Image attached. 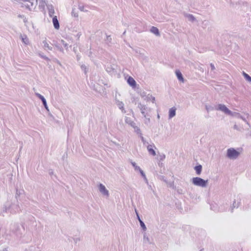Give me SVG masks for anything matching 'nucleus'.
Wrapping results in <instances>:
<instances>
[{
    "label": "nucleus",
    "mask_w": 251,
    "mask_h": 251,
    "mask_svg": "<svg viewBox=\"0 0 251 251\" xmlns=\"http://www.w3.org/2000/svg\"><path fill=\"white\" fill-rule=\"evenodd\" d=\"M39 55L41 56V57H42V58L44 59L45 60H47V61H50V59L47 57L46 56V55H44L41 53H39Z\"/></svg>",
    "instance_id": "4c0bfd02"
},
{
    "label": "nucleus",
    "mask_w": 251,
    "mask_h": 251,
    "mask_svg": "<svg viewBox=\"0 0 251 251\" xmlns=\"http://www.w3.org/2000/svg\"><path fill=\"white\" fill-rule=\"evenodd\" d=\"M36 96L40 99L42 101V103L44 106V107L45 108V109L48 110V111H49V108H48V105H47V101H46V99L44 97V96H43L42 95H41V94H39V93H36Z\"/></svg>",
    "instance_id": "1a4fd4ad"
},
{
    "label": "nucleus",
    "mask_w": 251,
    "mask_h": 251,
    "mask_svg": "<svg viewBox=\"0 0 251 251\" xmlns=\"http://www.w3.org/2000/svg\"><path fill=\"white\" fill-rule=\"evenodd\" d=\"M54 61L56 62L58 64H59L60 66H61V63L60 62V61L56 59H55V60H54Z\"/></svg>",
    "instance_id": "a18cd8bd"
},
{
    "label": "nucleus",
    "mask_w": 251,
    "mask_h": 251,
    "mask_svg": "<svg viewBox=\"0 0 251 251\" xmlns=\"http://www.w3.org/2000/svg\"><path fill=\"white\" fill-rule=\"evenodd\" d=\"M243 75L248 81L251 82V76L244 72H243Z\"/></svg>",
    "instance_id": "4be33fe9"
},
{
    "label": "nucleus",
    "mask_w": 251,
    "mask_h": 251,
    "mask_svg": "<svg viewBox=\"0 0 251 251\" xmlns=\"http://www.w3.org/2000/svg\"><path fill=\"white\" fill-rule=\"evenodd\" d=\"M22 40L23 42H24L25 44L27 45L28 43V39L27 38V36L25 35L24 36L21 35Z\"/></svg>",
    "instance_id": "5701e85b"
},
{
    "label": "nucleus",
    "mask_w": 251,
    "mask_h": 251,
    "mask_svg": "<svg viewBox=\"0 0 251 251\" xmlns=\"http://www.w3.org/2000/svg\"><path fill=\"white\" fill-rule=\"evenodd\" d=\"M23 20H24V22L26 24V23H27V19L25 17L24 19H23Z\"/></svg>",
    "instance_id": "3c124183"
},
{
    "label": "nucleus",
    "mask_w": 251,
    "mask_h": 251,
    "mask_svg": "<svg viewBox=\"0 0 251 251\" xmlns=\"http://www.w3.org/2000/svg\"><path fill=\"white\" fill-rule=\"evenodd\" d=\"M0 251H8L7 249L5 248H3L2 250H0Z\"/></svg>",
    "instance_id": "864d4df0"
},
{
    "label": "nucleus",
    "mask_w": 251,
    "mask_h": 251,
    "mask_svg": "<svg viewBox=\"0 0 251 251\" xmlns=\"http://www.w3.org/2000/svg\"><path fill=\"white\" fill-rule=\"evenodd\" d=\"M240 155V152L234 148L228 149L226 152V157L230 159H236Z\"/></svg>",
    "instance_id": "7ed1b4c3"
},
{
    "label": "nucleus",
    "mask_w": 251,
    "mask_h": 251,
    "mask_svg": "<svg viewBox=\"0 0 251 251\" xmlns=\"http://www.w3.org/2000/svg\"><path fill=\"white\" fill-rule=\"evenodd\" d=\"M140 173L142 176L144 178L145 181L146 182V183H148V179L146 176L145 174L144 173V171L143 170H141L140 172Z\"/></svg>",
    "instance_id": "c756f323"
},
{
    "label": "nucleus",
    "mask_w": 251,
    "mask_h": 251,
    "mask_svg": "<svg viewBox=\"0 0 251 251\" xmlns=\"http://www.w3.org/2000/svg\"><path fill=\"white\" fill-rule=\"evenodd\" d=\"M139 223H140V226H141V228H142V229L144 231H146L147 230V227H146V225L144 224V222L142 220H140Z\"/></svg>",
    "instance_id": "bb28decb"
},
{
    "label": "nucleus",
    "mask_w": 251,
    "mask_h": 251,
    "mask_svg": "<svg viewBox=\"0 0 251 251\" xmlns=\"http://www.w3.org/2000/svg\"><path fill=\"white\" fill-rule=\"evenodd\" d=\"M80 56L79 55H78V54H77L76 55L77 60L79 61L80 60Z\"/></svg>",
    "instance_id": "09e8293b"
},
{
    "label": "nucleus",
    "mask_w": 251,
    "mask_h": 251,
    "mask_svg": "<svg viewBox=\"0 0 251 251\" xmlns=\"http://www.w3.org/2000/svg\"><path fill=\"white\" fill-rule=\"evenodd\" d=\"M60 42L63 45L66 49L67 50L68 48V44L67 43H66L65 41H64L63 40H61Z\"/></svg>",
    "instance_id": "f704fd0d"
},
{
    "label": "nucleus",
    "mask_w": 251,
    "mask_h": 251,
    "mask_svg": "<svg viewBox=\"0 0 251 251\" xmlns=\"http://www.w3.org/2000/svg\"><path fill=\"white\" fill-rule=\"evenodd\" d=\"M52 23L54 28L56 29H59L60 27V25L56 16L52 17Z\"/></svg>",
    "instance_id": "ddd939ff"
},
{
    "label": "nucleus",
    "mask_w": 251,
    "mask_h": 251,
    "mask_svg": "<svg viewBox=\"0 0 251 251\" xmlns=\"http://www.w3.org/2000/svg\"><path fill=\"white\" fill-rule=\"evenodd\" d=\"M138 107L141 110V113L144 116L145 118H146V115H147L146 113V111L147 110V107L143 104H142L140 102L138 104Z\"/></svg>",
    "instance_id": "9d476101"
},
{
    "label": "nucleus",
    "mask_w": 251,
    "mask_h": 251,
    "mask_svg": "<svg viewBox=\"0 0 251 251\" xmlns=\"http://www.w3.org/2000/svg\"><path fill=\"white\" fill-rule=\"evenodd\" d=\"M150 122H151L150 118H148L147 115H146V118H145V122H144L145 124L147 125H148L150 123Z\"/></svg>",
    "instance_id": "c9c22d12"
},
{
    "label": "nucleus",
    "mask_w": 251,
    "mask_h": 251,
    "mask_svg": "<svg viewBox=\"0 0 251 251\" xmlns=\"http://www.w3.org/2000/svg\"><path fill=\"white\" fill-rule=\"evenodd\" d=\"M141 97H144L145 96V93H143L141 95Z\"/></svg>",
    "instance_id": "5fc2aeb1"
},
{
    "label": "nucleus",
    "mask_w": 251,
    "mask_h": 251,
    "mask_svg": "<svg viewBox=\"0 0 251 251\" xmlns=\"http://www.w3.org/2000/svg\"><path fill=\"white\" fill-rule=\"evenodd\" d=\"M38 2L39 4V8L41 11H44L45 10V6L48 4H47L46 0H36L35 3H36V5Z\"/></svg>",
    "instance_id": "423d86ee"
},
{
    "label": "nucleus",
    "mask_w": 251,
    "mask_h": 251,
    "mask_svg": "<svg viewBox=\"0 0 251 251\" xmlns=\"http://www.w3.org/2000/svg\"><path fill=\"white\" fill-rule=\"evenodd\" d=\"M145 99L147 100L148 101L151 100V101L153 103H154L155 100V97L152 96L150 94L147 96L146 98Z\"/></svg>",
    "instance_id": "412c9836"
},
{
    "label": "nucleus",
    "mask_w": 251,
    "mask_h": 251,
    "mask_svg": "<svg viewBox=\"0 0 251 251\" xmlns=\"http://www.w3.org/2000/svg\"><path fill=\"white\" fill-rule=\"evenodd\" d=\"M22 229L24 231V227L23 226L21 227L19 225L17 224H14L11 228L12 231L15 233L16 235L18 237H21L22 236L23 234Z\"/></svg>",
    "instance_id": "20e7f679"
},
{
    "label": "nucleus",
    "mask_w": 251,
    "mask_h": 251,
    "mask_svg": "<svg viewBox=\"0 0 251 251\" xmlns=\"http://www.w3.org/2000/svg\"><path fill=\"white\" fill-rule=\"evenodd\" d=\"M55 46L58 49V50L64 53V50H63V48L62 47H61V46H59V45H58L57 44L55 45Z\"/></svg>",
    "instance_id": "e433bc0d"
},
{
    "label": "nucleus",
    "mask_w": 251,
    "mask_h": 251,
    "mask_svg": "<svg viewBox=\"0 0 251 251\" xmlns=\"http://www.w3.org/2000/svg\"><path fill=\"white\" fill-rule=\"evenodd\" d=\"M233 128H234V129H237V130H238V126H237L236 125H235L234 126Z\"/></svg>",
    "instance_id": "603ef678"
},
{
    "label": "nucleus",
    "mask_w": 251,
    "mask_h": 251,
    "mask_svg": "<svg viewBox=\"0 0 251 251\" xmlns=\"http://www.w3.org/2000/svg\"><path fill=\"white\" fill-rule=\"evenodd\" d=\"M18 17L24 19L25 17L23 15H19Z\"/></svg>",
    "instance_id": "8fccbe9b"
},
{
    "label": "nucleus",
    "mask_w": 251,
    "mask_h": 251,
    "mask_svg": "<svg viewBox=\"0 0 251 251\" xmlns=\"http://www.w3.org/2000/svg\"><path fill=\"white\" fill-rule=\"evenodd\" d=\"M210 67H211V70H212V71H214L215 69V66H214V64L212 63L210 64Z\"/></svg>",
    "instance_id": "37998d69"
},
{
    "label": "nucleus",
    "mask_w": 251,
    "mask_h": 251,
    "mask_svg": "<svg viewBox=\"0 0 251 251\" xmlns=\"http://www.w3.org/2000/svg\"><path fill=\"white\" fill-rule=\"evenodd\" d=\"M112 38L110 35H106V39L105 40L106 44L110 46V45L112 44Z\"/></svg>",
    "instance_id": "aec40b11"
},
{
    "label": "nucleus",
    "mask_w": 251,
    "mask_h": 251,
    "mask_svg": "<svg viewBox=\"0 0 251 251\" xmlns=\"http://www.w3.org/2000/svg\"><path fill=\"white\" fill-rule=\"evenodd\" d=\"M147 149L150 154L153 156H155L156 155L155 151L152 148L151 145H148Z\"/></svg>",
    "instance_id": "6ab92c4d"
},
{
    "label": "nucleus",
    "mask_w": 251,
    "mask_h": 251,
    "mask_svg": "<svg viewBox=\"0 0 251 251\" xmlns=\"http://www.w3.org/2000/svg\"><path fill=\"white\" fill-rule=\"evenodd\" d=\"M194 170L196 171V173L198 175H200L202 171V166L200 164L194 167Z\"/></svg>",
    "instance_id": "a211bd4d"
},
{
    "label": "nucleus",
    "mask_w": 251,
    "mask_h": 251,
    "mask_svg": "<svg viewBox=\"0 0 251 251\" xmlns=\"http://www.w3.org/2000/svg\"><path fill=\"white\" fill-rule=\"evenodd\" d=\"M250 136H251V133L250 134Z\"/></svg>",
    "instance_id": "e2e57ef3"
},
{
    "label": "nucleus",
    "mask_w": 251,
    "mask_h": 251,
    "mask_svg": "<svg viewBox=\"0 0 251 251\" xmlns=\"http://www.w3.org/2000/svg\"><path fill=\"white\" fill-rule=\"evenodd\" d=\"M205 108H206V110L207 111V112H208L209 110H212L213 109V107H212L211 106L208 107L207 105L205 106Z\"/></svg>",
    "instance_id": "79ce46f5"
},
{
    "label": "nucleus",
    "mask_w": 251,
    "mask_h": 251,
    "mask_svg": "<svg viewBox=\"0 0 251 251\" xmlns=\"http://www.w3.org/2000/svg\"><path fill=\"white\" fill-rule=\"evenodd\" d=\"M99 189L100 192L104 196H109V192L106 189L104 185L100 183L99 185Z\"/></svg>",
    "instance_id": "6e6552de"
},
{
    "label": "nucleus",
    "mask_w": 251,
    "mask_h": 251,
    "mask_svg": "<svg viewBox=\"0 0 251 251\" xmlns=\"http://www.w3.org/2000/svg\"><path fill=\"white\" fill-rule=\"evenodd\" d=\"M49 173H50V175H51V174H53V172H52V171H51V172H50Z\"/></svg>",
    "instance_id": "bf43d9fd"
},
{
    "label": "nucleus",
    "mask_w": 251,
    "mask_h": 251,
    "mask_svg": "<svg viewBox=\"0 0 251 251\" xmlns=\"http://www.w3.org/2000/svg\"><path fill=\"white\" fill-rule=\"evenodd\" d=\"M67 154H64L62 156V159L63 160H64L65 158H67Z\"/></svg>",
    "instance_id": "de8ad7c7"
},
{
    "label": "nucleus",
    "mask_w": 251,
    "mask_h": 251,
    "mask_svg": "<svg viewBox=\"0 0 251 251\" xmlns=\"http://www.w3.org/2000/svg\"><path fill=\"white\" fill-rule=\"evenodd\" d=\"M47 8L49 11V15L50 17H53V15L54 14V7L51 4H48L47 5Z\"/></svg>",
    "instance_id": "2eb2a0df"
},
{
    "label": "nucleus",
    "mask_w": 251,
    "mask_h": 251,
    "mask_svg": "<svg viewBox=\"0 0 251 251\" xmlns=\"http://www.w3.org/2000/svg\"><path fill=\"white\" fill-rule=\"evenodd\" d=\"M116 103L118 106L119 108L121 110L122 113H125L126 112L124 108V104L122 101L116 100Z\"/></svg>",
    "instance_id": "f8f14e48"
},
{
    "label": "nucleus",
    "mask_w": 251,
    "mask_h": 251,
    "mask_svg": "<svg viewBox=\"0 0 251 251\" xmlns=\"http://www.w3.org/2000/svg\"><path fill=\"white\" fill-rule=\"evenodd\" d=\"M19 194V193H18V190H17L16 191V195H18Z\"/></svg>",
    "instance_id": "13d9d810"
},
{
    "label": "nucleus",
    "mask_w": 251,
    "mask_h": 251,
    "mask_svg": "<svg viewBox=\"0 0 251 251\" xmlns=\"http://www.w3.org/2000/svg\"><path fill=\"white\" fill-rule=\"evenodd\" d=\"M43 43L44 44V47L45 48H47L48 50H51L52 49V48L51 46H50L48 44V43L46 41H44L43 42Z\"/></svg>",
    "instance_id": "a878e982"
},
{
    "label": "nucleus",
    "mask_w": 251,
    "mask_h": 251,
    "mask_svg": "<svg viewBox=\"0 0 251 251\" xmlns=\"http://www.w3.org/2000/svg\"><path fill=\"white\" fill-rule=\"evenodd\" d=\"M135 213H136V215L137 216V218L138 219V220L139 221V222H140V220H142L141 219H140V217L139 216V214L137 211V210L135 209Z\"/></svg>",
    "instance_id": "58836bf2"
},
{
    "label": "nucleus",
    "mask_w": 251,
    "mask_h": 251,
    "mask_svg": "<svg viewBox=\"0 0 251 251\" xmlns=\"http://www.w3.org/2000/svg\"><path fill=\"white\" fill-rule=\"evenodd\" d=\"M144 241H148V242H149V237H148V236H147V235H146V233H145V234H144Z\"/></svg>",
    "instance_id": "a19ab883"
},
{
    "label": "nucleus",
    "mask_w": 251,
    "mask_h": 251,
    "mask_svg": "<svg viewBox=\"0 0 251 251\" xmlns=\"http://www.w3.org/2000/svg\"><path fill=\"white\" fill-rule=\"evenodd\" d=\"M230 115L232 116H233V117H234L235 118H237L241 119L242 120H243L244 121L246 122L247 124H248V122L246 120V118H248V116H249V114H246V117H243L240 113H237V112H232V114H230Z\"/></svg>",
    "instance_id": "0eeeda50"
},
{
    "label": "nucleus",
    "mask_w": 251,
    "mask_h": 251,
    "mask_svg": "<svg viewBox=\"0 0 251 251\" xmlns=\"http://www.w3.org/2000/svg\"><path fill=\"white\" fill-rule=\"evenodd\" d=\"M134 130L137 133L140 134V135H142V133L139 127H138L137 126H135L134 127Z\"/></svg>",
    "instance_id": "7c9ffc66"
},
{
    "label": "nucleus",
    "mask_w": 251,
    "mask_h": 251,
    "mask_svg": "<svg viewBox=\"0 0 251 251\" xmlns=\"http://www.w3.org/2000/svg\"><path fill=\"white\" fill-rule=\"evenodd\" d=\"M78 9L81 11H84V6L80 4L78 5Z\"/></svg>",
    "instance_id": "ea45409f"
},
{
    "label": "nucleus",
    "mask_w": 251,
    "mask_h": 251,
    "mask_svg": "<svg viewBox=\"0 0 251 251\" xmlns=\"http://www.w3.org/2000/svg\"><path fill=\"white\" fill-rule=\"evenodd\" d=\"M215 109L221 111L228 115L232 114V111L228 109L227 107L223 104H219L217 107H215Z\"/></svg>",
    "instance_id": "39448f33"
},
{
    "label": "nucleus",
    "mask_w": 251,
    "mask_h": 251,
    "mask_svg": "<svg viewBox=\"0 0 251 251\" xmlns=\"http://www.w3.org/2000/svg\"><path fill=\"white\" fill-rule=\"evenodd\" d=\"M165 157H166L165 155L163 153H162L161 154H159V155L158 156V159L160 161H163V160L165 159Z\"/></svg>",
    "instance_id": "72a5a7b5"
},
{
    "label": "nucleus",
    "mask_w": 251,
    "mask_h": 251,
    "mask_svg": "<svg viewBox=\"0 0 251 251\" xmlns=\"http://www.w3.org/2000/svg\"><path fill=\"white\" fill-rule=\"evenodd\" d=\"M126 31H125L123 33V34H125Z\"/></svg>",
    "instance_id": "052dcab7"
},
{
    "label": "nucleus",
    "mask_w": 251,
    "mask_h": 251,
    "mask_svg": "<svg viewBox=\"0 0 251 251\" xmlns=\"http://www.w3.org/2000/svg\"><path fill=\"white\" fill-rule=\"evenodd\" d=\"M10 208V205L9 204H4L3 206V207L2 208V212H6L7 210L9 209Z\"/></svg>",
    "instance_id": "c85d7f7f"
},
{
    "label": "nucleus",
    "mask_w": 251,
    "mask_h": 251,
    "mask_svg": "<svg viewBox=\"0 0 251 251\" xmlns=\"http://www.w3.org/2000/svg\"><path fill=\"white\" fill-rule=\"evenodd\" d=\"M130 124L131 126H132L134 128L135 126H136L135 123L133 122H132Z\"/></svg>",
    "instance_id": "49530a36"
},
{
    "label": "nucleus",
    "mask_w": 251,
    "mask_h": 251,
    "mask_svg": "<svg viewBox=\"0 0 251 251\" xmlns=\"http://www.w3.org/2000/svg\"><path fill=\"white\" fill-rule=\"evenodd\" d=\"M208 181L207 179L204 180L200 177H195L192 179V182L194 185L202 188L206 187L207 186Z\"/></svg>",
    "instance_id": "f03ea898"
},
{
    "label": "nucleus",
    "mask_w": 251,
    "mask_h": 251,
    "mask_svg": "<svg viewBox=\"0 0 251 251\" xmlns=\"http://www.w3.org/2000/svg\"><path fill=\"white\" fill-rule=\"evenodd\" d=\"M81 69H82V70H83L84 71L85 74H87V72L88 71V68L85 65H84V64L82 65L81 66Z\"/></svg>",
    "instance_id": "473e14b6"
},
{
    "label": "nucleus",
    "mask_w": 251,
    "mask_h": 251,
    "mask_svg": "<svg viewBox=\"0 0 251 251\" xmlns=\"http://www.w3.org/2000/svg\"><path fill=\"white\" fill-rule=\"evenodd\" d=\"M238 206H239V203H236L235 200H234V201H233V204H232V206L231 207V212H233V210L234 208H235V207L237 208Z\"/></svg>",
    "instance_id": "cd10ccee"
},
{
    "label": "nucleus",
    "mask_w": 251,
    "mask_h": 251,
    "mask_svg": "<svg viewBox=\"0 0 251 251\" xmlns=\"http://www.w3.org/2000/svg\"><path fill=\"white\" fill-rule=\"evenodd\" d=\"M188 18L189 20L190 21L194 22V21H196V18L192 14H189V15L188 16Z\"/></svg>",
    "instance_id": "2f4dec72"
},
{
    "label": "nucleus",
    "mask_w": 251,
    "mask_h": 251,
    "mask_svg": "<svg viewBox=\"0 0 251 251\" xmlns=\"http://www.w3.org/2000/svg\"><path fill=\"white\" fill-rule=\"evenodd\" d=\"M141 139H142V141H143V142H144V137H143L142 136H141Z\"/></svg>",
    "instance_id": "6e6d98bb"
},
{
    "label": "nucleus",
    "mask_w": 251,
    "mask_h": 251,
    "mask_svg": "<svg viewBox=\"0 0 251 251\" xmlns=\"http://www.w3.org/2000/svg\"><path fill=\"white\" fill-rule=\"evenodd\" d=\"M127 82L128 85L132 88H135L136 86V82L135 80L131 77L129 76L127 79Z\"/></svg>",
    "instance_id": "9b49d317"
},
{
    "label": "nucleus",
    "mask_w": 251,
    "mask_h": 251,
    "mask_svg": "<svg viewBox=\"0 0 251 251\" xmlns=\"http://www.w3.org/2000/svg\"><path fill=\"white\" fill-rule=\"evenodd\" d=\"M131 164L132 166L134 168V169L135 171H138L139 172L141 171V170H142L140 167L136 165V163L134 162H131Z\"/></svg>",
    "instance_id": "b1692460"
},
{
    "label": "nucleus",
    "mask_w": 251,
    "mask_h": 251,
    "mask_svg": "<svg viewBox=\"0 0 251 251\" xmlns=\"http://www.w3.org/2000/svg\"><path fill=\"white\" fill-rule=\"evenodd\" d=\"M150 31L152 33L154 34L157 36H160V34L158 29L155 26H152L150 29Z\"/></svg>",
    "instance_id": "dca6fc26"
},
{
    "label": "nucleus",
    "mask_w": 251,
    "mask_h": 251,
    "mask_svg": "<svg viewBox=\"0 0 251 251\" xmlns=\"http://www.w3.org/2000/svg\"><path fill=\"white\" fill-rule=\"evenodd\" d=\"M19 194V193H18V190H17L16 191V195H18Z\"/></svg>",
    "instance_id": "4d7b16f0"
},
{
    "label": "nucleus",
    "mask_w": 251,
    "mask_h": 251,
    "mask_svg": "<svg viewBox=\"0 0 251 251\" xmlns=\"http://www.w3.org/2000/svg\"><path fill=\"white\" fill-rule=\"evenodd\" d=\"M202 251V250H200V251Z\"/></svg>",
    "instance_id": "680f3d73"
},
{
    "label": "nucleus",
    "mask_w": 251,
    "mask_h": 251,
    "mask_svg": "<svg viewBox=\"0 0 251 251\" xmlns=\"http://www.w3.org/2000/svg\"><path fill=\"white\" fill-rule=\"evenodd\" d=\"M176 108L173 107L169 109V119H171L175 116L176 114Z\"/></svg>",
    "instance_id": "4468645a"
},
{
    "label": "nucleus",
    "mask_w": 251,
    "mask_h": 251,
    "mask_svg": "<svg viewBox=\"0 0 251 251\" xmlns=\"http://www.w3.org/2000/svg\"><path fill=\"white\" fill-rule=\"evenodd\" d=\"M33 0H28L25 1L24 0H20L19 4L22 8H25L30 11L34 9L36 6V3L32 1Z\"/></svg>",
    "instance_id": "f257e3e1"
},
{
    "label": "nucleus",
    "mask_w": 251,
    "mask_h": 251,
    "mask_svg": "<svg viewBox=\"0 0 251 251\" xmlns=\"http://www.w3.org/2000/svg\"><path fill=\"white\" fill-rule=\"evenodd\" d=\"M71 14H72V16L75 18H77L78 16V13H77L76 9L75 8H73Z\"/></svg>",
    "instance_id": "393cba45"
},
{
    "label": "nucleus",
    "mask_w": 251,
    "mask_h": 251,
    "mask_svg": "<svg viewBox=\"0 0 251 251\" xmlns=\"http://www.w3.org/2000/svg\"><path fill=\"white\" fill-rule=\"evenodd\" d=\"M160 178L161 180H163L164 181L166 182V179L165 177L164 176H160Z\"/></svg>",
    "instance_id": "c03bdc74"
},
{
    "label": "nucleus",
    "mask_w": 251,
    "mask_h": 251,
    "mask_svg": "<svg viewBox=\"0 0 251 251\" xmlns=\"http://www.w3.org/2000/svg\"><path fill=\"white\" fill-rule=\"evenodd\" d=\"M176 75L177 76V79L182 82H184V78L183 77V75L180 72L179 70H176Z\"/></svg>",
    "instance_id": "f3484780"
}]
</instances>
